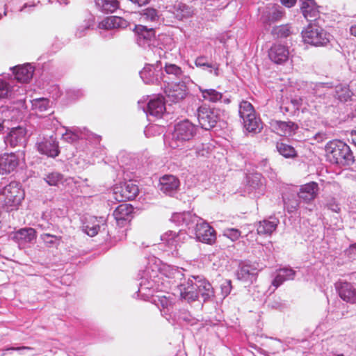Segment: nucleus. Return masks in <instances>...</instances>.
<instances>
[{
  "label": "nucleus",
  "mask_w": 356,
  "mask_h": 356,
  "mask_svg": "<svg viewBox=\"0 0 356 356\" xmlns=\"http://www.w3.org/2000/svg\"><path fill=\"white\" fill-rule=\"evenodd\" d=\"M325 156L332 163L350 165L355 161L350 147L340 140H332L325 146Z\"/></svg>",
  "instance_id": "nucleus-1"
},
{
  "label": "nucleus",
  "mask_w": 356,
  "mask_h": 356,
  "mask_svg": "<svg viewBox=\"0 0 356 356\" xmlns=\"http://www.w3.org/2000/svg\"><path fill=\"white\" fill-rule=\"evenodd\" d=\"M24 197V191L17 182H10L0 193V204L6 211L17 209Z\"/></svg>",
  "instance_id": "nucleus-2"
},
{
  "label": "nucleus",
  "mask_w": 356,
  "mask_h": 356,
  "mask_svg": "<svg viewBox=\"0 0 356 356\" xmlns=\"http://www.w3.org/2000/svg\"><path fill=\"white\" fill-rule=\"evenodd\" d=\"M304 42L314 46H324L329 42L326 32L316 24H309L302 31Z\"/></svg>",
  "instance_id": "nucleus-3"
},
{
  "label": "nucleus",
  "mask_w": 356,
  "mask_h": 356,
  "mask_svg": "<svg viewBox=\"0 0 356 356\" xmlns=\"http://www.w3.org/2000/svg\"><path fill=\"white\" fill-rule=\"evenodd\" d=\"M196 132V126L188 120H184L175 125L172 138L177 141H188L194 137Z\"/></svg>",
  "instance_id": "nucleus-4"
},
{
  "label": "nucleus",
  "mask_w": 356,
  "mask_h": 356,
  "mask_svg": "<svg viewBox=\"0 0 356 356\" xmlns=\"http://www.w3.org/2000/svg\"><path fill=\"white\" fill-rule=\"evenodd\" d=\"M139 193L138 186L131 181L125 182L114 191V198L118 202L133 200Z\"/></svg>",
  "instance_id": "nucleus-5"
},
{
  "label": "nucleus",
  "mask_w": 356,
  "mask_h": 356,
  "mask_svg": "<svg viewBox=\"0 0 356 356\" xmlns=\"http://www.w3.org/2000/svg\"><path fill=\"white\" fill-rule=\"evenodd\" d=\"M197 119L202 129L209 130L216 126L218 116L212 108L204 105L197 109Z\"/></svg>",
  "instance_id": "nucleus-6"
},
{
  "label": "nucleus",
  "mask_w": 356,
  "mask_h": 356,
  "mask_svg": "<svg viewBox=\"0 0 356 356\" xmlns=\"http://www.w3.org/2000/svg\"><path fill=\"white\" fill-rule=\"evenodd\" d=\"M195 236L198 241L213 245L216 241V232L207 222H202L196 224Z\"/></svg>",
  "instance_id": "nucleus-7"
},
{
  "label": "nucleus",
  "mask_w": 356,
  "mask_h": 356,
  "mask_svg": "<svg viewBox=\"0 0 356 356\" xmlns=\"http://www.w3.org/2000/svg\"><path fill=\"white\" fill-rule=\"evenodd\" d=\"M180 296L182 299L188 302H193L197 300L198 292L196 286V279L195 282L193 280L188 279L184 280L178 286Z\"/></svg>",
  "instance_id": "nucleus-8"
},
{
  "label": "nucleus",
  "mask_w": 356,
  "mask_h": 356,
  "mask_svg": "<svg viewBox=\"0 0 356 356\" xmlns=\"http://www.w3.org/2000/svg\"><path fill=\"white\" fill-rule=\"evenodd\" d=\"M165 93L169 101L177 103L186 97L187 86L183 81L169 85L165 88Z\"/></svg>",
  "instance_id": "nucleus-9"
},
{
  "label": "nucleus",
  "mask_w": 356,
  "mask_h": 356,
  "mask_svg": "<svg viewBox=\"0 0 356 356\" xmlns=\"http://www.w3.org/2000/svg\"><path fill=\"white\" fill-rule=\"evenodd\" d=\"M113 216L117 224L123 227L134 218V207L130 204H120L114 210Z\"/></svg>",
  "instance_id": "nucleus-10"
},
{
  "label": "nucleus",
  "mask_w": 356,
  "mask_h": 356,
  "mask_svg": "<svg viewBox=\"0 0 356 356\" xmlns=\"http://www.w3.org/2000/svg\"><path fill=\"white\" fill-rule=\"evenodd\" d=\"M335 289L343 300L351 304H356V289L350 283L337 282Z\"/></svg>",
  "instance_id": "nucleus-11"
},
{
  "label": "nucleus",
  "mask_w": 356,
  "mask_h": 356,
  "mask_svg": "<svg viewBox=\"0 0 356 356\" xmlns=\"http://www.w3.org/2000/svg\"><path fill=\"white\" fill-rule=\"evenodd\" d=\"M19 165V158L13 153L0 155V174L8 175L13 172Z\"/></svg>",
  "instance_id": "nucleus-12"
},
{
  "label": "nucleus",
  "mask_w": 356,
  "mask_h": 356,
  "mask_svg": "<svg viewBox=\"0 0 356 356\" xmlns=\"http://www.w3.org/2000/svg\"><path fill=\"white\" fill-rule=\"evenodd\" d=\"M289 51L288 48L280 44H273L268 51L269 58L276 64H282L288 60Z\"/></svg>",
  "instance_id": "nucleus-13"
},
{
  "label": "nucleus",
  "mask_w": 356,
  "mask_h": 356,
  "mask_svg": "<svg viewBox=\"0 0 356 356\" xmlns=\"http://www.w3.org/2000/svg\"><path fill=\"white\" fill-rule=\"evenodd\" d=\"M26 129L22 127L13 128L6 137V143L11 147L22 145L26 140Z\"/></svg>",
  "instance_id": "nucleus-14"
},
{
  "label": "nucleus",
  "mask_w": 356,
  "mask_h": 356,
  "mask_svg": "<svg viewBox=\"0 0 356 356\" xmlns=\"http://www.w3.org/2000/svg\"><path fill=\"white\" fill-rule=\"evenodd\" d=\"M35 229L31 227L22 228L13 233V240L19 245L31 243L36 238Z\"/></svg>",
  "instance_id": "nucleus-15"
},
{
  "label": "nucleus",
  "mask_w": 356,
  "mask_h": 356,
  "mask_svg": "<svg viewBox=\"0 0 356 356\" xmlns=\"http://www.w3.org/2000/svg\"><path fill=\"white\" fill-rule=\"evenodd\" d=\"M318 184L312 181L300 186L298 197L306 202L314 200L318 192Z\"/></svg>",
  "instance_id": "nucleus-16"
},
{
  "label": "nucleus",
  "mask_w": 356,
  "mask_h": 356,
  "mask_svg": "<svg viewBox=\"0 0 356 356\" xmlns=\"http://www.w3.org/2000/svg\"><path fill=\"white\" fill-rule=\"evenodd\" d=\"M300 9L303 16L308 21L316 20L319 16L318 6L314 0H302Z\"/></svg>",
  "instance_id": "nucleus-17"
},
{
  "label": "nucleus",
  "mask_w": 356,
  "mask_h": 356,
  "mask_svg": "<svg viewBox=\"0 0 356 356\" xmlns=\"http://www.w3.org/2000/svg\"><path fill=\"white\" fill-rule=\"evenodd\" d=\"M161 190L165 193H172L176 191L180 185L179 179L172 175H165L159 179Z\"/></svg>",
  "instance_id": "nucleus-18"
},
{
  "label": "nucleus",
  "mask_w": 356,
  "mask_h": 356,
  "mask_svg": "<svg viewBox=\"0 0 356 356\" xmlns=\"http://www.w3.org/2000/svg\"><path fill=\"white\" fill-rule=\"evenodd\" d=\"M34 68L30 64L16 66L13 68L15 79L22 83H28L33 78Z\"/></svg>",
  "instance_id": "nucleus-19"
},
{
  "label": "nucleus",
  "mask_w": 356,
  "mask_h": 356,
  "mask_svg": "<svg viewBox=\"0 0 356 356\" xmlns=\"http://www.w3.org/2000/svg\"><path fill=\"white\" fill-rule=\"evenodd\" d=\"M38 149L41 154L50 157H56L60 152L58 142L52 138L39 143Z\"/></svg>",
  "instance_id": "nucleus-20"
},
{
  "label": "nucleus",
  "mask_w": 356,
  "mask_h": 356,
  "mask_svg": "<svg viewBox=\"0 0 356 356\" xmlns=\"http://www.w3.org/2000/svg\"><path fill=\"white\" fill-rule=\"evenodd\" d=\"M271 126L280 136H291L298 129V126L291 121H273Z\"/></svg>",
  "instance_id": "nucleus-21"
},
{
  "label": "nucleus",
  "mask_w": 356,
  "mask_h": 356,
  "mask_svg": "<svg viewBox=\"0 0 356 356\" xmlns=\"http://www.w3.org/2000/svg\"><path fill=\"white\" fill-rule=\"evenodd\" d=\"M165 111V104L163 97L151 99L147 104V113L156 118H161Z\"/></svg>",
  "instance_id": "nucleus-22"
},
{
  "label": "nucleus",
  "mask_w": 356,
  "mask_h": 356,
  "mask_svg": "<svg viewBox=\"0 0 356 356\" xmlns=\"http://www.w3.org/2000/svg\"><path fill=\"white\" fill-rule=\"evenodd\" d=\"M295 276L296 271L292 268H280L277 270V275L272 282V285L277 289L285 281L293 280Z\"/></svg>",
  "instance_id": "nucleus-23"
},
{
  "label": "nucleus",
  "mask_w": 356,
  "mask_h": 356,
  "mask_svg": "<svg viewBox=\"0 0 356 356\" xmlns=\"http://www.w3.org/2000/svg\"><path fill=\"white\" fill-rule=\"evenodd\" d=\"M277 220H274L272 221L268 220H264L259 221L257 225V234L259 235L270 236L277 229Z\"/></svg>",
  "instance_id": "nucleus-24"
},
{
  "label": "nucleus",
  "mask_w": 356,
  "mask_h": 356,
  "mask_svg": "<svg viewBox=\"0 0 356 356\" xmlns=\"http://www.w3.org/2000/svg\"><path fill=\"white\" fill-rule=\"evenodd\" d=\"M196 286L198 294L200 293L204 300L213 296V289L211 284L205 279H196Z\"/></svg>",
  "instance_id": "nucleus-25"
},
{
  "label": "nucleus",
  "mask_w": 356,
  "mask_h": 356,
  "mask_svg": "<svg viewBox=\"0 0 356 356\" xmlns=\"http://www.w3.org/2000/svg\"><path fill=\"white\" fill-rule=\"evenodd\" d=\"M124 19L118 16H109L99 23V27L104 29H117L125 25Z\"/></svg>",
  "instance_id": "nucleus-26"
},
{
  "label": "nucleus",
  "mask_w": 356,
  "mask_h": 356,
  "mask_svg": "<svg viewBox=\"0 0 356 356\" xmlns=\"http://www.w3.org/2000/svg\"><path fill=\"white\" fill-rule=\"evenodd\" d=\"M243 120L244 127L249 132H259L262 129L261 120L257 118L256 113L251 118H243Z\"/></svg>",
  "instance_id": "nucleus-27"
},
{
  "label": "nucleus",
  "mask_w": 356,
  "mask_h": 356,
  "mask_svg": "<svg viewBox=\"0 0 356 356\" xmlns=\"http://www.w3.org/2000/svg\"><path fill=\"white\" fill-rule=\"evenodd\" d=\"M284 13L283 10L273 7L271 10L268 11L265 15L262 17L263 23L265 24L270 25L279 20H280Z\"/></svg>",
  "instance_id": "nucleus-28"
},
{
  "label": "nucleus",
  "mask_w": 356,
  "mask_h": 356,
  "mask_svg": "<svg viewBox=\"0 0 356 356\" xmlns=\"http://www.w3.org/2000/svg\"><path fill=\"white\" fill-rule=\"evenodd\" d=\"M200 92L204 100L212 103L220 102L222 98V93L215 89H200Z\"/></svg>",
  "instance_id": "nucleus-29"
},
{
  "label": "nucleus",
  "mask_w": 356,
  "mask_h": 356,
  "mask_svg": "<svg viewBox=\"0 0 356 356\" xmlns=\"http://www.w3.org/2000/svg\"><path fill=\"white\" fill-rule=\"evenodd\" d=\"M276 148L278 152L285 158H295L297 152L293 147L282 142H277Z\"/></svg>",
  "instance_id": "nucleus-30"
},
{
  "label": "nucleus",
  "mask_w": 356,
  "mask_h": 356,
  "mask_svg": "<svg viewBox=\"0 0 356 356\" xmlns=\"http://www.w3.org/2000/svg\"><path fill=\"white\" fill-rule=\"evenodd\" d=\"M195 65L197 67H207L209 68H212L213 70H210V72H213L214 76H218L220 74V65L219 64L212 65L209 63L207 60V57L205 56H199L195 60Z\"/></svg>",
  "instance_id": "nucleus-31"
},
{
  "label": "nucleus",
  "mask_w": 356,
  "mask_h": 356,
  "mask_svg": "<svg viewBox=\"0 0 356 356\" xmlns=\"http://www.w3.org/2000/svg\"><path fill=\"white\" fill-rule=\"evenodd\" d=\"M96 4L106 13H113L119 8L118 0H96Z\"/></svg>",
  "instance_id": "nucleus-32"
},
{
  "label": "nucleus",
  "mask_w": 356,
  "mask_h": 356,
  "mask_svg": "<svg viewBox=\"0 0 356 356\" xmlns=\"http://www.w3.org/2000/svg\"><path fill=\"white\" fill-rule=\"evenodd\" d=\"M239 115L243 119L245 118H251L255 114V111L251 103L248 101H242L239 104Z\"/></svg>",
  "instance_id": "nucleus-33"
},
{
  "label": "nucleus",
  "mask_w": 356,
  "mask_h": 356,
  "mask_svg": "<svg viewBox=\"0 0 356 356\" xmlns=\"http://www.w3.org/2000/svg\"><path fill=\"white\" fill-rule=\"evenodd\" d=\"M291 33V28L288 24L275 26L271 31V34L277 38H287Z\"/></svg>",
  "instance_id": "nucleus-34"
},
{
  "label": "nucleus",
  "mask_w": 356,
  "mask_h": 356,
  "mask_svg": "<svg viewBox=\"0 0 356 356\" xmlns=\"http://www.w3.org/2000/svg\"><path fill=\"white\" fill-rule=\"evenodd\" d=\"M13 88L6 80L0 78V101L12 96Z\"/></svg>",
  "instance_id": "nucleus-35"
},
{
  "label": "nucleus",
  "mask_w": 356,
  "mask_h": 356,
  "mask_svg": "<svg viewBox=\"0 0 356 356\" xmlns=\"http://www.w3.org/2000/svg\"><path fill=\"white\" fill-rule=\"evenodd\" d=\"M33 108L38 113H42L49 108V101L45 98L33 99L32 102Z\"/></svg>",
  "instance_id": "nucleus-36"
},
{
  "label": "nucleus",
  "mask_w": 356,
  "mask_h": 356,
  "mask_svg": "<svg viewBox=\"0 0 356 356\" xmlns=\"http://www.w3.org/2000/svg\"><path fill=\"white\" fill-rule=\"evenodd\" d=\"M44 180L49 186H57L64 182V177L59 172H51L46 175Z\"/></svg>",
  "instance_id": "nucleus-37"
},
{
  "label": "nucleus",
  "mask_w": 356,
  "mask_h": 356,
  "mask_svg": "<svg viewBox=\"0 0 356 356\" xmlns=\"http://www.w3.org/2000/svg\"><path fill=\"white\" fill-rule=\"evenodd\" d=\"M336 95L341 102H347L352 97L353 92L348 86H339L336 88Z\"/></svg>",
  "instance_id": "nucleus-38"
},
{
  "label": "nucleus",
  "mask_w": 356,
  "mask_h": 356,
  "mask_svg": "<svg viewBox=\"0 0 356 356\" xmlns=\"http://www.w3.org/2000/svg\"><path fill=\"white\" fill-rule=\"evenodd\" d=\"M41 239L47 247H52L54 245H59V241H61L62 236L53 235L49 233H44L40 235Z\"/></svg>",
  "instance_id": "nucleus-39"
},
{
  "label": "nucleus",
  "mask_w": 356,
  "mask_h": 356,
  "mask_svg": "<svg viewBox=\"0 0 356 356\" xmlns=\"http://www.w3.org/2000/svg\"><path fill=\"white\" fill-rule=\"evenodd\" d=\"M156 67L153 65H146L140 71V74L141 78L150 81L155 76Z\"/></svg>",
  "instance_id": "nucleus-40"
},
{
  "label": "nucleus",
  "mask_w": 356,
  "mask_h": 356,
  "mask_svg": "<svg viewBox=\"0 0 356 356\" xmlns=\"http://www.w3.org/2000/svg\"><path fill=\"white\" fill-rule=\"evenodd\" d=\"M141 16L145 21L155 22L159 19L156 10L152 8H147L144 9Z\"/></svg>",
  "instance_id": "nucleus-41"
},
{
  "label": "nucleus",
  "mask_w": 356,
  "mask_h": 356,
  "mask_svg": "<svg viewBox=\"0 0 356 356\" xmlns=\"http://www.w3.org/2000/svg\"><path fill=\"white\" fill-rule=\"evenodd\" d=\"M241 275L243 277H246L248 276H252L254 280L257 279V269L255 267L252 266L249 264L243 265L240 270Z\"/></svg>",
  "instance_id": "nucleus-42"
},
{
  "label": "nucleus",
  "mask_w": 356,
  "mask_h": 356,
  "mask_svg": "<svg viewBox=\"0 0 356 356\" xmlns=\"http://www.w3.org/2000/svg\"><path fill=\"white\" fill-rule=\"evenodd\" d=\"M165 71L168 74L175 75L176 77H180L183 74L181 68L175 64L166 63Z\"/></svg>",
  "instance_id": "nucleus-43"
},
{
  "label": "nucleus",
  "mask_w": 356,
  "mask_h": 356,
  "mask_svg": "<svg viewBox=\"0 0 356 356\" xmlns=\"http://www.w3.org/2000/svg\"><path fill=\"white\" fill-rule=\"evenodd\" d=\"M284 207L288 212L292 213L296 211L299 207V203L295 197L287 198L284 200Z\"/></svg>",
  "instance_id": "nucleus-44"
},
{
  "label": "nucleus",
  "mask_w": 356,
  "mask_h": 356,
  "mask_svg": "<svg viewBox=\"0 0 356 356\" xmlns=\"http://www.w3.org/2000/svg\"><path fill=\"white\" fill-rule=\"evenodd\" d=\"M241 232L234 228L227 229L225 231L224 235L231 239L232 241L238 240L241 237Z\"/></svg>",
  "instance_id": "nucleus-45"
},
{
  "label": "nucleus",
  "mask_w": 356,
  "mask_h": 356,
  "mask_svg": "<svg viewBox=\"0 0 356 356\" xmlns=\"http://www.w3.org/2000/svg\"><path fill=\"white\" fill-rule=\"evenodd\" d=\"M191 218H192V215L189 212H184V213H178V214H176L175 216H174L175 220H182V223L186 225H189V221H190Z\"/></svg>",
  "instance_id": "nucleus-46"
},
{
  "label": "nucleus",
  "mask_w": 356,
  "mask_h": 356,
  "mask_svg": "<svg viewBox=\"0 0 356 356\" xmlns=\"http://www.w3.org/2000/svg\"><path fill=\"white\" fill-rule=\"evenodd\" d=\"M99 230V225H94L92 227H90L88 225L86 226V232L90 236H95V235H97Z\"/></svg>",
  "instance_id": "nucleus-47"
},
{
  "label": "nucleus",
  "mask_w": 356,
  "mask_h": 356,
  "mask_svg": "<svg viewBox=\"0 0 356 356\" xmlns=\"http://www.w3.org/2000/svg\"><path fill=\"white\" fill-rule=\"evenodd\" d=\"M158 305H161L163 308H168L171 305V301L165 296L159 297Z\"/></svg>",
  "instance_id": "nucleus-48"
},
{
  "label": "nucleus",
  "mask_w": 356,
  "mask_h": 356,
  "mask_svg": "<svg viewBox=\"0 0 356 356\" xmlns=\"http://www.w3.org/2000/svg\"><path fill=\"white\" fill-rule=\"evenodd\" d=\"M327 134L325 132H318L316 133L314 136V139L317 142V143H322L323 141H324L325 140L327 139Z\"/></svg>",
  "instance_id": "nucleus-49"
},
{
  "label": "nucleus",
  "mask_w": 356,
  "mask_h": 356,
  "mask_svg": "<svg viewBox=\"0 0 356 356\" xmlns=\"http://www.w3.org/2000/svg\"><path fill=\"white\" fill-rule=\"evenodd\" d=\"M65 139L69 142H75L78 140L79 136L76 134H74L72 132H68L67 131L65 134Z\"/></svg>",
  "instance_id": "nucleus-50"
},
{
  "label": "nucleus",
  "mask_w": 356,
  "mask_h": 356,
  "mask_svg": "<svg viewBox=\"0 0 356 356\" xmlns=\"http://www.w3.org/2000/svg\"><path fill=\"white\" fill-rule=\"evenodd\" d=\"M281 3L288 8L293 6L296 0H280Z\"/></svg>",
  "instance_id": "nucleus-51"
},
{
  "label": "nucleus",
  "mask_w": 356,
  "mask_h": 356,
  "mask_svg": "<svg viewBox=\"0 0 356 356\" xmlns=\"http://www.w3.org/2000/svg\"><path fill=\"white\" fill-rule=\"evenodd\" d=\"M140 30L141 31H146L147 32V33H148V35H150L151 34H152V35L154 34V29L152 28L148 29L146 26H141Z\"/></svg>",
  "instance_id": "nucleus-52"
},
{
  "label": "nucleus",
  "mask_w": 356,
  "mask_h": 356,
  "mask_svg": "<svg viewBox=\"0 0 356 356\" xmlns=\"http://www.w3.org/2000/svg\"><path fill=\"white\" fill-rule=\"evenodd\" d=\"M132 2L137 3L138 6L145 5L149 0H131Z\"/></svg>",
  "instance_id": "nucleus-53"
},
{
  "label": "nucleus",
  "mask_w": 356,
  "mask_h": 356,
  "mask_svg": "<svg viewBox=\"0 0 356 356\" xmlns=\"http://www.w3.org/2000/svg\"><path fill=\"white\" fill-rule=\"evenodd\" d=\"M350 32L352 35L356 37V22L350 26Z\"/></svg>",
  "instance_id": "nucleus-54"
},
{
  "label": "nucleus",
  "mask_w": 356,
  "mask_h": 356,
  "mask_svg": "<svg viewBox=\"0 0 356 356\" xmlns=\"http://www.w3.org/2000/svg\"><path fill=\"white\" fill-rule=\"evenodd\" d=\"M351 140L352 143L356 146V131L351 132Z\"/></svg>",
  "instance_id": "nucleus-55"
},
{
  "label": "nucleus",
  "mask_w": 356,
  "mask_h": 356,
  "mask_svg": "<svg viewBox=\"0 0 356 356\" xmlns=\"http://www.w3.org/2000/svg\"><path fill=\"white\" fill-rule=\"evenodd\" d=\"M317 87H327V88H332V86L329 83H320L316 85Z\"/></svg>",
  "instance_id": "nucleus-56"
},
{
  "label": "nucleus",
  "mask_w": 356,
  "mask_h": 356,
  "mask_svg": "<svg viewBox=\"0 0 356 356\" xmlns=\"http://www.w3.org/2000/svg\"><path fill=\"white\" fill-rule=\"evenodd\" d=\"M13 350H22V349L31 350L32 348H30V347H26V346H21V347L13 348Z\"/></svg>",
  "instance_id": "nucleus-57"
},
{
  "label": "nucleus",
  "mask_w": 356,
  "mask_h": 356,
  "mask_svg": "<svg viewBox=\"0 0 356 356\" xmlns=\"http://www.w3.org/2000/svg\"><path fill=\"white\" fill-rule=\"evenodd\" d=\"M230 283H231V282H230V281H229L227 286H225V288L227 289V290H226V291H225V295H226V296H227L228 293H229L230 288H231V286H230Z\"/></svg>",
  "instance_id": "nucleus-58"
},
{
  "label": "nucleus",
  "mask_w": 356,
  "mask_h": 356,
  "mask_svg": "<svg viewBox=\"0 0 356 356\" xmlns=\"http://www.w3.org/2000/svg\"><path fill=\"white\" fill-rule=\"evenodd\" d=\"M349 251H353L354 250H356V243H353V244H351L350 246H349Z\"/></svg>",
  "instance_id": "nucleus-59"
},
{
  "label": "nucleus",
  "mask_w": 356,
  "mask_h": 356,
  "mask_svg": "<svg viewBox=\"0 0 356 356\" xmlns=\"http://www.w3.org/2000/svg\"><path fill=\"white\" fill-rule=\"evenodd\" d=\"M338 356H343V355L341 354V355H339Z\"/></svg>",
  "instance_id": "nucleus-60"
}]
</instances>
